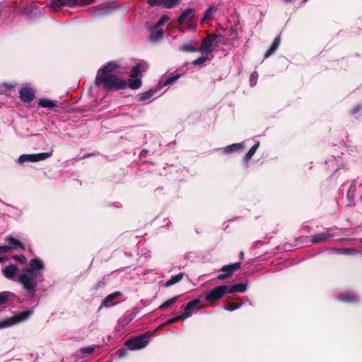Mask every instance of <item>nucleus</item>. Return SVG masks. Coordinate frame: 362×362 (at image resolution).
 Segmentation results:
<instances>
[{
    "instance_id": "obj_20",
    "label": "nucleus",
    "mask_w": 362,
    "mask_h": 362,
    "mask_svg": "<svg viewBox=\"0 0 362 362\" xmlns=\"http://www.w3.org/2000/svg\"><path fill=\"white\" fill-rule=\"evenodd\" d=\"M338 299L346 303H355L358 300V298L355 294L346 293L339 296Z\"/></svg>"
},
{
    "instance_id": "obj_15",
    "label": "nucleus",
    "mask_w": 362,
    "mask_h": 362,
    "mask_svg": "<svg viewBox=\"0 0 362 362\" xmlns=\"http://www.w3.org/2000/svg\"><path fill=\"white\" fill-rule=\"evenodd\" d=\"M201 302L200 299H195L189 302L185 308V312L182 315L184 320L192 315V310Z\"/></svg>"
},
{
    "instance_id": "obj_13",
    "label": "nucleus",
    "mask_w": 362,
    "mask_h": 362,
    "mask_svg": "<svg viewBox=\"0 0 362 362\" xmlns=\"http://www.w3.org/2000/svg\"><path fill=\"white\" fill-rule=\"evenodd\" d=\"M199 51L202 54H205L208 57H213L211 53L213 52L212 41L210 39H205L202 43V46Z\"/></svg>"
},
{
    "instance_id": "obj_17",
    "label": "nucleus",
    "mask_w": 362,
    "mask_h": 362,
    "mask_svg": "<svg viewBox=\"0 0 362 362\" xmlns=\"http://www.w3.org/2000/svg\"><path fill=\"white\" fill-rule=\"evenodd\" d=\"M244 146H245L244 142L233 144L229 145V146L225 147L224 148H223V153L228 154V153H232L234 152H237V151H239L241 149H243L244 148Z\"/></svg>"
},
{
    "instance_id": "obj_49",
    "label": "nucleus",
    "mask_w": 362,
    "mask_h": 362,
    "mask_svg": "<svg viewBox=\"0 0 362 362\" xmlns=\"http://www.w3.org/2000/svg\"><path fill=\"white\" fill-rule=\"evenodd\" d=\"M360 243H362V238L360 240Z\"/></svg>"
},
{
    "instance_id": "obj_2",
    "label": "nucleus",
    "mask_w": 362,
    "mask_h": 362,
    "mask_svg": "<svg viewBox=\"0 0 362 362\" xmlns=\"http://www.w3.org/2000/svg\"><path fill=\"white\" fill-rule=\"evenodd\" d=\"M95 85L104 88L121 90L127 87V81L112 74L100 76V74H98Z\"/></svg>"
},
{
    "instance_id": "obj_31",
    "label": "nucleus",
    "mask_w": 362,
    "mask_h": 362,
    "mask_svg": "<svg viewBox=\"0 0 362 362\" xmlns=\"http://www.w3.org/2000/svg\"><path fill=\"white\" fill-rule=\"evenodd\" d=\"M179 297H180V296H176L173 297L170 299H168L165 303H163L162 305H160L159 306L158 309H160V310L167 309L168 308H169L170 306L173 305L177 301V300L178 299Z\"/></svg>"
},
{
    "instance_id": "obj_26",
    "label": "nucleus",
    "mask_w": 362,
    "mask_h": 362,
    "mask_svg": "<svg viewBox=\"0 0 362 362\" xmlns=\"http://www.w3.org/2000/svg\"><path fill=\"white\" fill-rule=\"evenodd\" d=\"M337 254L344 255H355L359 252L358 250L354 248H340L334 250Z\"/></svg>"
},
{
    "instance_id": "obj_32",
    "label": "nucleus",
    "mask_w": 362,
    "mask_h": 362,
    "mask_svg": "<svg viewBox=\"0 0 362 362\" xmlns=\"http://www.w3.org/2000/svg\"><path fill=\"white\" fill-rule=\"evenodd\" d=\"M211 59V57H208L205 54H202V56L195 60L193 61L192 64L194 65H200L206 62V61H210Z\"/></svg>"
},
{
    "instance_id": "obj_48",
    "label": "nucleus",
    "mask_w": 362,
    "mask_h": 362,
    "mask_svg": "<svg viewBox=\"0 0 362 362\" xmlns=\"http://www.w3.org/2000/svg\"><path fill=\"white\" fill-rule=\"evenodd\" d=\"M360 199H361V200L362 201V195L361 196V198H360Z\"/></svg>"
},
{
    "instance_id": "obj_33",
    "label": "nucleus",
    "mask_w": 362,
    "mask_h": 362,
    "mask_svg": "<svg viewBox=\"0 0 362 362\" xmlns=\"http://www.w3.org/2000/svg\"><path fill=\"white\" fill-rule=\"evenodd\" d=\"M180 50L187 52H195L197 51V49L193 47L191 44H185L180 47Z\"/></svg>"
},
{
    "instance_id": "obj_21",
    "label": "nucleus",
    "mask_w": 362,
    "mask_h": 362,
    "mask_svg": "<svg viewBox=\"0 0 362 362\" xmlns=\"http://www.w3.org/2000/svg\"><path fill=\"white\" fill-rule=\"evenodd\" d=\"M330 235L327 233H321L312 236V243H320L327 240L330 238Z\"/></svg>"
},
{
    "instance_id": "obj_43",
    "label": "nucleus",
    "mask_w": 362,
    "mask_h": 362,
    "mask_svg": "<svg viewBox=\"0 0 362 362\" xmlns=\"http://www.w3.org/2000/svg\"><path fill=\"white\" fill-rule=\"evenodd\" d=\"M117 354L120 358L124 357L127 355V350L124 349H119L117 351Z\"/></svg>"
},
{
    "instance_id": "obj_37",
    "label": "nucleus",
    "mask_w": 362,
    "mask_h": 362,
    "mask_svg": "<svg viewBox=\"0 0 362 362\" xmlns=\"http://www.w3.org/2000/svg\"><path fill=\"white\" fill-rule=\"evenodd\" d=\"M180 78V75L177 74L173 76H170L168 78L165 79V81L163 83L164 86H168L172 83H173L175 81H176Z\"/></svg>"
},
{
    "instance_id": "obj_19",
    "label": "nucleus",
    "mask_w": 362,
    "mask_h": 362,
    "mask_svg": "<svg viewBox=\"0 0 362 362\" xmlns=\"http://www.w3.org/2000/svg\"><path fill=\"white\" fill-rule=\"evenodd\" d=\"M6 240L8 243V245L10 250L16 249V248H21L23 250L25 249L24 245L19 240L14 238L13 237L8 236L6 238Z\"/></svg>"
},
{
    "instance_id": "obj_41",
    "label": "nucleus",
    "mask_w": 362,
    "mask_h": 362,
    "mask_svg": "<svg viewBox=\"0 0 362 362\" xmlns=\"http://www.w3.org/2000/svg\"><path fill=\"white\" fill-rule=\"evenodd\" d=\"M184 320L183 317H182V315H179V316L170 318V319H169L166 322V323L167 324H171V323L176 322H177L178 320Z\"/></svg>"
},
{
    "instance_id": "obj_9",
    "label": "nucleus",
    "mask_w": 362,
    "mask_h": 362,
    "mask_svg": "<svg viewBox=\"0 0 362 362\" xmlns=\"http://www.w3.org/2000/svg\"><path fill=\"white\" fill-rule=\"evenodd\" d=\"M182 0H147V3L151 6H163L165 8H172L180 4Z\"/></svg>"
},
{
    "instance_id": "obj_22",
    "label": "nucleus",
    "mask_w": 362,
    "mask_h": 362,
    "mask_svg": "<svg viewBox=\"0 0 362 362\" xmlns=\"http://www.w3.org/2000/svg\"><path fill=\"white\" fill-rule=\"evenodd\" d=\"M281 42V38L280 36H277L271 47L269 48V49L265 53V58L269 57L270 55H272L279 47Z\"/></svg>"
},
{
    "instance_id": "obj_10",
    "label": "nucleus",
    "mask_w": 362,
    "mask_h": 362,
    "mask_svg": "<svg viewBox=\"0 0 362 362\" xmlns=\"http://www.w3.org/2000/svg\"><path fill=\"white\" fill-rule=\"evenodd\" d=\"M241 264L240 262L233 263L228 265H225L221 268L223 274H220L217 276V279L219 280H223L228 276H230L235 271L240 269Z\"/></svg>"
},
{
    "instance_id": "obj_46",
    "label": "nucleus",
    "mask_w": 362,
    "mask_h": 362,
    "mask_svg": "<svg viewBox=\"0 0 362 362\" xmlns=\"http://www.w3.org/2000/svg\"><path fill=\"white\" fill-rule=\"evenodd\" d=\"M243 252H241V253L240 254V256H243Z\"/></svg>"
},
{
    "instance_id": "obj_42",
    "label": "nucleus",
    "mask_w": 362,
    "mask_h": 362,
    "mask_svg": "<svg viewBox=\"0 0 362 362\" xmlns=\"http://www.w3.org/2000/svg\"><path fill=\"white\" fill-rule=\"evenodd\" d=\"M10 250L8 245L0 246V253H6Z\"/></svg>"
},
{
    "instance_id": "obj_16",
    "label": "nucleus",
    "mask_w": 362,
    "mask_h": 362,
    "mask_svg": "<svg viewBox=\"0 0 362 362\" xmlns=\"http://www.w3.org/2000/svg\"><path fill=\"white\" fill-rule=\"evenodd\" d=\"M247 289V285L243 283L235 284L231 286H227V293L229 294L235 293H243Z\"/></svg>"
},
{
    "instance_id": "obj_36",
    "label": "nucleus",
    "mask_w": 362,
    "mask_h": 362,
    "mask_svg": "<svg viewBox=\"0 0 362 362\" xmlns=\"http://www.w3.org/2000/svg\"><path fill=\"white\" fill-rule=\"evenodd\" d=\"M240 306V304L237 303H229L227 305L224 306V309L228 311H233L238 308H239Z\"/></svg>"
},
{
    "instance_id": "obj_7",
    "label": "nucleus",
    "mask_w": 362,
    "mask_h": 362,
    "mask_svg": "<svg viewBox=\"0 0 362 362\" xmlns=\"http://www.w3.org/2000/svg\"><path fill=\"white\" fill-rule=\"evenodd\" d=\"M148 341L144 335L131 339L126 342V345L130 350H138L144 348Z\"/></svg>"
},
{
    "instance_id": "obj_6",
    "label": "nucleus",
    "mask_w": 362,
    "mask_h": 362,
    "mask_svg": "<svg viewBox=\"0 0 362 362\" xmlns=\"http://www.w3.org/2000/svg\"><path fill=\"white\" fill-rule=\"evenodd\" d=\"M194 16L195 11L193 8H188L185 9L177 18V21L180 24L179 30L182 32L185 31L187 28L185 25L190 24L194 19Z\"/></svg>"
},
{
    "instance_id": "obj_14",
    "label": "nucleus",
    "mask_w": 362,
    "mask_h": 362,
    "mask_svg": "<svg viewBox=\"0 0 362 362\" xmlns=\"http://www.w3.org/2000/svg\"><path fill=\"white\" fill-rule=\"evenodd\" d=\"M119 68V65L115 62H110L102 68H100L98 74H100V76L110 75V74Z\"/></svg>"
},
{
    "instance_id": "obj_5",
    "label": "nucleus",
    "mask_w": 362,
    "mask_h": 362,
    "mask_svg": "<svg viewBox=\"0 0 362 362\" xmlns=\"http://www.w3.org/2000/svg\"><path fill=\"white\" fill-rule=\"evenodd\" d=\"M52 155V151L50 152L40 153L35 154H23L18 158V161L21 164L25 162H37L46 160L50 158Z\"/></svg>"
},
{
    "instance_id": "obj_45",
    "label": "nucleus",
    "mask_w": 362,
    "mask_h": 362,
    "mask_svg": "<svg viewBox=\"0 0 362 362\" xmlns=\"http://www.w3.org/2000/svg\"><path fill=\"white\" fill-rule=\"evenodd\" d=\"M209 37L212 38V36H210ZM215 40V37H213V40Z\"/></svg>"
},
{
    "instance_id": "obj_47",
    "label": "nucleus",
    "mask_w": 362,
    "mask_h": 362,
    "mask_svg": "<svg viewBox=\"0 0 362 362\" xmlns=\"http://www.w3.org/2000/svg\"><path fill=\"white\" fill-rule=\"evenodd\" d=\"M2 260H3V259L0 257V262H1Z\"/></svg>"
},
{
    "instance_id": "obj_39",
    "label": "nucleus",
    "mask_w": 362,
    "mask_h": 362,
    "mask_svg": "<svg viewBox=\"0 0 362 362\" xmlns=\"http://www.w3.org/2000/svg\"><path fill=\"white\" fill-rule=\"evenodd\" d=\"M169 20V17L167 15H163L160 17V20L157 23L156 27L158 28L161 26L164 23Z\"/></svg>"
},
{
    "instance_id": "obj_44",
    "label": "nucleus",
    "mask_w": 362,
    "mask_h": 362,
    "mask_svg": "<svg viewBox=\"0 0 362 362\" xmlns=\"http://www.w3.org/2000/svg\"><path fill=\"white\" fill-rule=\"evenodd\" d=\"M360 110L359 108V106H356L352 110H351V113L352 114H356V112H358V110Z\"/></svg>"
},
{
    "instance_id": "obj_1",
    "label": "nucleus",
    "mask_w": 362,
    "mask_h": 362,
    "mask_svg": "<svg viewBox=\"0 0 362 362\" xmlns=\"http://www.w3.org/2000/svg\"><path fill=\"white\" fill-rule=\"evenodd\" d=\"M30 268L16 276L18 268L14 264H10L3 270L4 276L11 280H16L23 288L31 295H34L39 282L44 281L42 274L45 269L43 262L39 258H33L29 262Z\"/></svg>"
},
{
    "instance_id": "obj_38",
    "label": "nucleus",
    "mask_w": 362,
    "mask_h": 362,
    "mask_svg": "<svg viewBox=\"0 0 362 362\" xmlns=\"http://www.w3.org/2000/svg\"><path fill=\"white\" fill-rule=\"evenodd\" d=\"M12 258L21 264H25L27 261L26 257L24 255H13Z\"/></svg>"
},
{
    "instance_id": "obj_35",
    "label": "nucleus",
    "mask_w": 362,
    "mask_h": 362,
    "mask_svg": "<svg viewBox=\"0 0 362 362\" xmlns=\"http://www.w3.org/2000/svg\"><path fill=\"white\" fill-rule=\"evenodd\" d=\"M10 296H11L10 292L0 293V305L6 303Z\"/></svg>"
},
{
    "instance_id": "obj_12",
    "label": "nucleus",
    "mask_w": 362,
    "mask_h": 362,
    "mask_svg": "<svg viewBox=\"0 0 362 362\" xmlns=\"http://www.w3.org/2000/svg\"><path fill=\"white\" fill-rule=\"evenodd\" d=\"M119 296H121V293L119 291L114 292L110 295H108L102 302L99 310H101L103 308H109L112 305L116 304L115 300H116Z\"/></svg>"
},
{
    "instance_id": "obj_25",
    "label": "nucleus",
    "mask_w": 362,
    "mask_h": 362,
    "mask_svg": "<svg viewBox=\"0 0 362 362\" xmlns=\"http://www.w3.org/2000/svg\"><path fill=\"white\" fill-rule=\"evenodd\" d=\"M184 276V273H180L174 276H172L169 280L165 283V287L171 286L178 282H180Z\"/></svg>"
},
{
    "instance_id": "obj_23",
    "label": "nucleus",
    "mask_w": 362,
    "mask_h": 362,
    "mask_svg": "<svg viewBox=\"0 0 362 362\" xmlns=\"http://www.w3.org/2000/svg\"><path fill=\"white\" fill-rule=\"evenodd\" d=\"M38 104L43 107H47L49 109L58 107V102L47 99H40Z\"/></svg>"
},
{
    "instance_id": "obj_4",
    "label": "nucleus",
    "mask_w": 362,
    "mask_h": 362,
    "mask_svg": "<svg viewBox=\"0 0 362 362\" xmlns=\"http://www.w3.org/2000/svg\"><path fill=\"white\" fill-rule=\"evenodd\" d=\"M33 314L30 310L23 312L18 315L7 318L0 322V328L13 326L18 323L26 321Z\"/></svg>"
},
{
    "instance_id": "obj_34",
    "label": "nucleus",
    "mask_w": 362,
    "mask_h": 362,
    "mask_svg": "<svg viewBox=\"0 0 362 362\" xmlns=\"http://www.w3.org/2000/svg\"><path fill=\"white\" fill-rule=\"evenodd\" d=\"M258 79V74L256 71H253L250 77V85L253 87L257 84Z\"/></svg>"
},
{
    "instance_id": "obj_24",
    "label": "nucleus",
    "mask_w": 362,
    "mask_h": 362,
    "mask_svg": "<svg viewBox=\"0 0 362 362\" xmlns=\"http://www.w3.org/2000/svg\"><path fill=\"white\" fill-rule=\"evenodd\" d=\"M163 30L162 29H158L156 27V30L151 33L149 39L152 42H157L163 38Z\"/></svg>"
},
{
    "instance_id": "obj_27",
    "label": "nucleus",
    "mask_w": 362,
    "mask_h": 362,
    "mask_svg": "<svg viewBox=\"0 0 362 362\" xmlns=\"http://www.w3.org/2000/svg\"><path fill=\"white\" fill-rule=\"evenodd\" d=\"M134 90L138 89L141 86V81L139 78H131L127 82V86Z\"/></svg>"
},
{
    "instance_id": "obj_8",
    "label": "nucleus",
    "mask_w": 362,
    "mask_h": 362,
    "mask_svg": "<svg viewBox=\"0 0 362 362\" xmlns=\"http://www.w3.org/2000/svg\"><path fill=\"white\" fill-rule=\"evenodd\" d=\"M93 0H52V6L54 9L60 8L64 6H73L76 4H89Z\"/></svg>"
},
{
    "instance_id": "obj_11",
    "label": "nucleus",
    "mask_w": 362,
    "mask_h": 362,
    "mask_svg": "<svg viewBox=\"0 0 362 362\" xmlns=\"http://www.w3.org/2000/svg\"><path fill=\"white\" fill-rule=\"evenodd\" d=\"M19 94L21 100L25 103L31 102L35 98V92L30 88H22L19 91Z\"/></svg>"
},
{
    "instance_id": "obj_28",
    "label": "nucleus",
    "mask_w": 362,
    "mask_h": 362,
    "mask_svg": "<svg viewBox=\"0 0 362 362\" xmlns=\"http://www.w3.org/2000/svg\"><path fill=\"white\" fill-rule=\"evenodd\" d=\"M153 94L154 92L151 90L140 93L138 95V100L141 102L149 100L153 97Z\"/></svg>"
},
{
    "instance_id": "obj_40",
    "label": "nucleus",
    "mask_w": 362,
    "mask_h": 362,
    "mask_svg": "<svg viewBox=\"0 0 362 362\" xmlns=\"http://www.w3.org/2000/svg\"><path fill=\"white\" fill-rule=\"evenodd\" d=\"M94 350H95V349L93 347L89 346V347L82 348L81 349V352L82 354H90L93 353L94 351Z\"/></svg>"
},
{
    "instance_id": "obj_3",
    "label": "nucleus",
    "mask_w": 362,
    "mask_h": 362,
    "mask_svg": "<svg viewBox=\"0 0 362 362\" xmlns=\"http://www.w3.org/2000/svg\"><path fill=\"white\" fill-rule=\"evenodd\" d=\"M227 293V286L221 285L213 288L209 291L205 292L204 293V298L206 302H215L221 299Z\"/></svg>"
},
{
    "instance_id": "obj_29",
    "label": "nucleus",
    "mask_w": 362,
    "mask_h": 362,
    "mask_svg": "<svg viewBox=\"0 0 362 362\" xmlns=\"http://www.w3.org/2000/svg\"><path fill=\"white\" fill-rule=\"evenodd\" d=\"M216 8L214 6H210L204 13V17L201 21L202 23L210 19L212 17L213 14L216 12Z\"/></svg>"
},
{
    "instance_id": "obj_30",
    "label": "nucleus",
    "mask_w": 362,
    "mask_h": 362,
    "mask_svg": "<svg viewBox=\"0 0 362 362\" xmlns=\"http://www.w3.org/2000/svg\"><path fill=\"white\" fill-rule=\"evenodd\" d=\"M259 146V142L257 141L256 144L248 151V152L245 154L244 157V160L246 162H248L249 160L253 156Z\"/></svg>"
},
{
    "instance_id": "obj_18",
    "label": "nucleus",
    "mask_w": 362,
    "mask_h": 362,
    "mask_svg": "<svg viewBox=\"0 0 362 362\" xmlns=\"http://www.w3.org/2000/svg\"><path fill=\"white\" fill-rule=\"evenodd\" d=\"M147 68V65L146 63H139L135 66H134L132 69V73L130 75L131 78H139L141 71L146 70Z\"/></svg>"
}]
</instances>
